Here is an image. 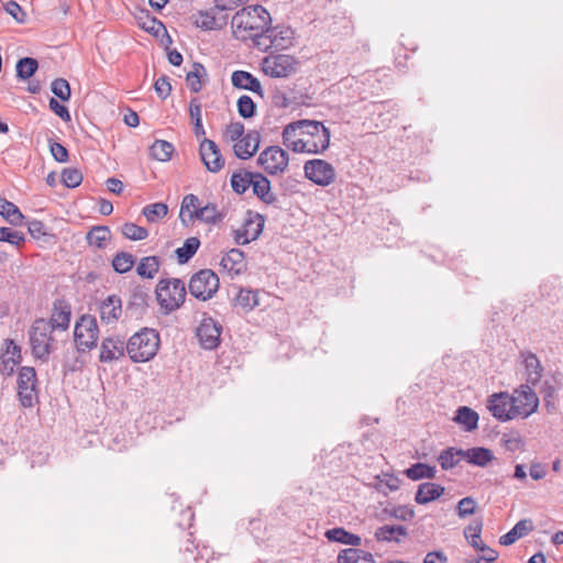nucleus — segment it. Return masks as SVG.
Returning a JSON list of instances; mask_svg holds the SVG:
<instances>
[{"label": "nucleus", "instance_id": "obj_1", "mask_svg": "<svg viewBox=\"0 0 563 563\" xmlns=\"http://www.w3.org/2000/svg\"><path fill=\"white\" fill-rule=\"evenodd\" d=\"M282 136L283 144L296 153L319 154L330 145V130L314 120L291 122L284 128Z\"/></svg>", "mask_w": 563, "mask_h": 563}, {"label": "nucleus", "instance_id": "obj_2", "mask_svg": "<svg viewBox=\"0 0 563 563\" xmlns=\"http://www.w3.org/2000/svg\"><path fill=\"white\" fill-rule=\"evenodd\" d=\"M271 15L262 5H250L238 11L232 18V27L236 37L257 40L271 32Z\"/></svg>", "mask_w": 563, "mask_h": 563}, {"label": "nucleus", "instance_id": "obj_3", "mask_svg": "<svg viewBox=\"0 0 563 563\" xmlns=\"http://www.w3.org/2000/svg\"><path fill=\"white\" fill-rule=\"evenodd\" d=\"M159 347V335L154 329L144 328L126 343V353L134 363L152 360Z\"/></svg>", "mask_w": 563, "mask_h": 563}, {"label": "nucleus", "instance_id": "obj_4", "mask_svg": "<svg viewBox=\"0 0 563 563\" xmlns=\"http://www.w3.org/2000/svg\"><path fill=\"white\" fill-rule=\"evenodd\" d=\"M156 297L166 311L177 310L186 298L185 283L178 278L161 279L156 286Z\"/></svg>", "mask_w": 563, "mask_h": 563}, {"label": "nucleus", "instance_id": "obj_5", "mask_svg": "<svg viewBox=\"0 0 563 563\" xmlns=\"http://www.w3.org/2000/svg\"><path fill=\"white\" fill-rule=\"evenodd\" d=\"M99 327L97 319L91 314H82L76 321L74 329V343L78 353H86L97 346Z\"/></svg>", "mask_w": 563, "mask_h": 563}, {"label": "nucleus", "instance_id": "obj_6", "mask_svg": "<svg viewBox=\"0 0 563 563\" xmlns=\"http://www.w3.org/2000/svg\"><path fill=\"white\" fill-rule=\"evenodd\" d=\"M52 324L45 319H36L30 330V343L32 347V354L46 362L52 352Z\"/></svg>", "mask_w": 563, "mask_h": 563}, {"label": "nucleus", "instance_id": "obj_7", "mask_svg": "<svg viewBox=\"0 0 563 563\" xmlns=\"http://www.w3.org/2000/svg\"><path fill=\"white\" fill-rule=\"evenodd\" d=\"M188 288L190 295L206 301L212 298L217 292L219 288V277L211 269H201L191 276Z\"/></svg>", "mask_w": 563, "mask_h": 563}, {"label": "nucleus", "instance_id": "obj_8", "mask_svg": "<svg viewBox=\"0 0 563 563\" xmlns=\"http://www.w3.org/2000/svg\"><path fill=\"white\" fill-rule=\"evenodd\" d=\"M511 401L516 418H528L539 407V398L529 384L516 388L511 395Z\"/></svg>", "mask_w": 563, "mask_h": 563}, {"label": "nucleus", "instance_id": "obj_9", "mask_svg": "<svg viewBox=\"0 0 563 563\" xmlns=\"http://www.w3.org/2000/svg\"><path fill=\"white\" fill-rule=\"evenodd\" d=\"M305 176L313 184L327 187L335 180V169L327 161L314 158L303 165Z\"/></svg>", "mask_w": 563, "mask_h": 563}, {"label": "nucleus", "instance_id": "obj_10", "mask_svg": "<svg viewBox=\"0 0 563 563\" xmlns=\"http://www.w3.org/2000/svg\"><path fill=\"white\" fill-rule=\"evenodd\" d=\"M288 162V153L277 145L268 146L257 157V164L269 175L283 173Z\"/></svg>", "mask_w": 563, "mask_h": 563}, {"label": "nucleus", "instance_id": "obj_11", "mask_svg": "<svg viewBox=\"0 0 563 563\" xmlns=\"http://www.w3.org/2000/svg\"><path fill=\"white\" fill-rule=\"evenodd\" d=\"M265 218L261 213L247 210L242 229L234 232V241L239 245L249 244L261 235Z\"/></svg>", "mask_w": 563, "mask_h": 563}, {"label": "nucleus", "instance_id": "obj_12", "mask_svg": "<svg viewBox=\"0 0 563 563\" xmlns=\"http://www.w3.org/2000/svg\"><path fill=\"white\" fill-rule=\"evenodd\" d=\"M298 62L290 55L279 54L264 59L263 70L274 78L288 77L296 73Z\"/></svg>", "mask_w": 563, "mask_h": 563}, {"label": "nucleus", "instance_id": "obj_13", "mask_svg": "<svg viewBox=\"0 0 563 563\" xmlns=\"http://www.w3.org/2000/svg\"><path fill=\"white\" fill-rule=\"evenodd\" d=\"M37 377L33 367L23 366L18 376V395L23 407H31L36 395Z\"/></svg>", "mask_w": 563, "mask_h": 563}, {"label": "nucleus", "instance_id": "obj_14", "mask_svg": "<svg viewBox=\"0 0 563 563\" xmlns=\"http://www.w3.org/2000/svg\"><path fill=\"white\" fill-rule=\"evenodd\" d=\"M487 409L500 421H508L516 418L512 409L511 396L508 393H495L488 397Z\"/></svg>", "mask_w": 563, "mask_h": 563}, {"label": "nucleus", "instance_id": "obj_15", "mask_svg": "<svg viewBox=\"0 0 563 563\" xmlns=\"http://www.w3.org/2000/svg\"><path fill=\"white\" fill-rule=\"evenodd\" d=\"M221 332V324L212 318H205L197 328V336L207 350H213L219 345Z\"/></svg>", "mask_w": 563, "mask_h": 563}, {"label": "nucleus", "instance_id": "obj_16", "mask_svg": "<svg viewBox=\"0 0 563 563\" xmlns=\"http://www.w3.org/2000/svg\"><path fill=\"white\" fill-rule=\"evenodd\" d=\"M201 159L211 173H218L224 166V158L221 155L219 146L209 139H203L199 147Z\"/></svg>", "mask_w": 563, "mask_h": 563}, {"label": "nucleus", "instance_id": "obj_17", "mask_svg": "<svg viewBox=\"0 0 563 563\" xmlns=\"http://www.w3.org/2000/svg\"><path fill=\"white\" fill-rule=\"evenodd\" d=\"M126 343L119 336H109L103 339L100 346L99 361L110 363L124 356Z\"/></svg>", "mask_w": 563, "mask_h": 563}, {"label": "nucleus", "instance_id": "obj_18", "mask_svg": "<svg viewBox=\"0 0 563 563\" xmlns=\"http://www.w3.org/2000/svg\"><path fill=\"white\" fill-rule=\"evenodd\" d=\"M260 143V132L256 130H251L234 144V154L240 159H249L257 152Z\"/></svg>", "mask_w": 563, "mask_h": 563}, {"label": "nucleus", "instance_id": "obj_19", "mask_svg": "<svg viewBox=\"0 0 563 563\" xmlns=\"http://www.w3.org/2000/svg\"><path fill=\"white\" fill-rule=\"evenodd\" d=\"M122 300L117 295H110L99 305L100 319L103 323L114 324L122 314Z\"/></svg>", "mask_w": 563, "mask_h": 563}, {"label": "nucleus", "instance_id": "obj_20", "mask_svg": "<svg viewBox=\"0 0 563 563\" xmlns=\"http://www.w3.org/2000/svg\"><path fill=\"white\" fill-rule=\"evenodd\" d=\"M5 351L0 355V373L10 376L13 374L14 368L21 363V347L12 340H5Z\"/></svg>", "mask_w": 563, "mask_h": 563}, {"label": "nucleus", "instance_id": "obj_21", "mask_svg": "<svg viewBox=\"0 0 563 563\" xmlns=\"http://www.w3.org/2000/svg\"><path fill=\"white\" fill-rule=\"evenodd\" d=\"M71 308L65 299H56L53 303L51 319L52 329L67 330L70 323Z\"/></svg>", "mask_w": 563, "mask_h": 563}, {"label": "nucleus", "instance_id": "obj_22", "mask_svg": "<svg viewBox=\"0 0 563 563\" xmlns=\"http://www.w3.org/2000/svg\"><path fill=\"white\" fill-rule=\"evenodd\" d=\"M253 194L265 205L277 206L278 198L272 192L271 181L261 173H255L252 184Z\"/></svg>", "mask_w": 563, "mask_h": 563}, {"label": "nucleus", "instance_id": "obj_23", "mask_svg": "<svg viewBox=\"0 0 563 563\" xmlns=\"http://www.w3.org/2000/svg\"><path fill=\"white\" fill-rule=\"evenodd\" d=\"M231 82L234 88L249 90L263 97V89L260 80L246 70H235L231 75Z\"/></svg>", "mask_w": 563, "mask_h": 563}, {"label": "nucleus", "instance_id": "obj_24", "mask_svg": "<svg viewBox=\"0 0 563 563\" xmlns=\"http://www.w3.org/2000/svg\"><path fill=\"white\" fill-rule=\"evenodd\" d=\"M148 295L142 287H135L130 295L126 303V313L131 317L140 318L147 308Z\"/></svg>", "mask_w": 563, "mask_h": 563}, {"label": "nucleus", "instance_id": "obj_25", "mask_svg": "<svg viewBox=\"0 0 563 563\" xmlns=\"http://www.w3.org/2000/svg\"><path fill=\"white\" fill-rule=\"evenodd\" d=\"M445 488L440 484L426 482L418 486L415 495V501L419 505H426L437 500L444 494Z\"/></svg>", "mask_w": 563, "mask_h": 563}, {"label": "nucleus", "instance_id": "obj_26", "mask_svg": "<svg viewBox=\"0 0 563 563\" xmlns=\"http://www.w3.org/2000/svg\"><path fill=\"white\" fill-rule=\"evenodd\" d=\"M457 453L461 459L482 467L486 466L494 459L493 452L486 448L460 449Z\"/></svg>", "mask_w": 563, "mask_h": 563}, {"label": "nucleus", "instance_id": "obj_27", "mask_svg": "<svg viewBox=\"0 0 563 563\" xmlns=\"http://www.w3.org/2000/svg\"><path fill=\"white\" fill-rule=\"evenodd\" d=\"M533 529L534 526L531 519H521L512 527L510 531L500 537L499 543L501 545H511L518 539L527 536Z\"/></svg>", "mask_w": 563, "mask_h": 563}, {"label": "nucleus", "instance_id": "obj_28", "mask_svg": "<svg viewBox=\"0 0 563 563\" xmlns=\"http://www.w3.org/2000/svg\"><path fill=\"white\" fill-rule=\"evenodd\" d=\"M523 363L527 372V383L534 386L542 376L543 368L536 354L531 352L522 353Z\"/></svg>", "mask_w": 563, "mask_h": 563}, {"label": "nucleus", "instance_id": "obj_29", "mask_svg": "<svg viewBox=\"0 0 563 563\" xmlns=\"http://www.w3.org/2000/svg\"><path fill=\"white\" fill-rule=\"evenodd\" d=\"M338 563H375L372 553L356 548H347L340 551Z\"/></svg>", "mask_w": 563, "mask_h": 563}, {"label": "nucleus", "instance_id": "obj_30", "mask_svg": "<svg viewBox=\"0 0 563 563\" xmlns=\"http://www.w3.org/2000/svg\"><path fill=\"white\" fill-rule=\"evenodd\" d=\"M408 536L407 528L404 526H390L385 525L376 529L375 538L378 541L384 542H397L399 543L402 538Z\"/></svg>", "mask_w": 563, "mask_h": 563}, {"label": "nucleus", "instance_id": "obj_31", "mask_svg": "<svg viewBox=\"0 0 563 563\" xmlns=\"http://www.w3.org/2000/svg\"><path fill=\"white\" fill-rule=\"evenodd\" d=\"M478 413L470 407L462 406L456 410L454 421L464 427L465 431H473L478 426Z\"/></svg>", "mask_w": 563, "mask_h": 563}, {"label": "nucleus", "instance_id": "obj_32", "mask_svg": "<svg viewBox=\"0 0 563 563\" xmlns=\"http://www.w3.org/2000/svg\"><path fill=\"white\" fill-rule=\"evenodd\" d=\"M111 238L110 229L106 225H96L86 234V241L90 246L104 249Z\"/></svg>", "mask_w": 563, "mask_h": 563}, {"label": "nucleus", "instance_id": "obj_33", "mask_svg": "<svg viewBox=\"0 0 563 563\" xmlns=\"http://www.w3.org/2000/svg\"><path fill=\"white\" fill-rule=\"evenodd\" d=\"M223 218L224 214L218 211L217 206L213 203H208L201 207L199 210H194V213L191 214V219H197L208 224H216L222 221Z\"/></svg>", "mask_w": 563, "mask_h": 563}, {"label": "nucleus", "instance_id": "obj_34", "mask_svg": "<svg viewBox=\"0 0 563 563\" xmlns=\"http://www.w3.org/2000/svg\"><path fill=\"white\" fill-rule=\"evenodd\" d=\"M325 538L329 541L349 544L353 547L361 545L362 539L357 534L351 533L343 528H333L325 532Z\"/></svg>", "mask_w": 563, "mask_h": 563}, {"label": "nucleus", "instance_id": "obj_35", "mask_svg": "<svg viewBox=\"0 0 563 563\" xmlns=\"http://www.w3.org/2000/svg\"><path fill=\"white\" fill-rule=\"evenodd\" d=\"M0 214L14 227L21 225L24 219L20 209L4 198H0Z\"/></svg>", "mask_w": 563, "mask_h": 563}, {"label": "nucleus", "instance_id": "obj_36", "mask_svg": "<svg viewBox=\"0 0 563 563\" xmlns=\"http://www.w3.org/2000/svg\"><path fill=\"white\" fill-rule=\"evenodd\" d=\"M161 266V260L157 256H145L141 258L136 266V273L142 278L152 279L158 272Z\"/></svg>", "mask_w": 563, "mask_h": 563}, {"label": "nucleus", "instance_id": "obj_37", "mask_svg": "<svg viewBox=\"0 0 563 563\" xmlns=\"http://www.w3.org/2000/svg\"><path fill=\"white\" fill-rule=\"evenodd\" d=\"M405 475L411 481H419L422 478L432 479L435 477L437 470L424 463H416L405 470Z\"/></svg>", "mask_w": 563, "mask_h": 563}, {"label": "nucleus", "instance_id": "obj_38", "mask_svg": "<svg viewBox=\"0 0 563 563\" xmlns=\"http://www.w3.org/2000/svg\"><path fill=\"white\" fill-rule=\"evenodd\" d=\"M255 173L249 170H239L231 177V187L236 194H244L253 184Z\"/></svg>", "mask_w": 563, "mask_h": 563}, {"label": "nucleus", "instance_id": "obj_39", "mask_svg": "<svg viewBox=\"0 0 563 563\" xmlns=\"http://www.w3.org/2000/svg\"><path fill=\"white\" fill-rule=\"evenodd\" d=\"M203 77H207V70L200 63H194L192 69L187 74L186 80L192 92H199L203 85Z\"/></svg>", "mask_w": 563, "mask_h": 563}, {"label": "nucleus", "instance_id": "obj_40", "mask_svg": "<svg viewBox=\"0 0 563 563\" xmlns=\"http://www.w3.org/2000/svg\"><path fill=\"white\" fill-rule=\"evenodd\" d=\"M201 209L199 198L194 194H188L183 198L181 206H180V213L179 218L184 224H187V222H192L194 219H191V214L194 213V210Z\"/></svg>", "mask_w": 563, "mask_h": 563}, {"label": "nucleus", "instance_id": "obj_41", "mask_svg": "<svg viewBox=\"0 0 563 563\" xmlns=\"http://www.w3.org/2000/svg\"><path fill=\"white\" fill-rule=\"evenodd\" d=\"M199 246L200 240L198 238L191 236L186 239L184 245L175 251L178 263H187L196 254Z\"/></svg>", "mask_w": 563, "mask_h": 563}, {"label": "nucleus", "instance_id": "obj_42", "mask_svg": "<svg viewBox=\"0 0 563 563\" xmlns=\"http://www.w3.org/2000/svg\"><path fill=\"white\" fill-rule=\"evenodd\" d=\"M222 266L228 271L240 273L244 266V253L239 249L230 250L221 260Z\"/></svg>", "mask_w": 563, "mask_h": 563}, {"label": "nucleus", "instance_id": "obj_43", "mask_svg": "<svg viewBox=\"0 0 563 563\" xmlns=\"http://www.w3.org/2000/svg\"><path fill=\"white\" fill-rule=\"evenodd\" d=\"M174 150L172 143L164 140H156L150 147V154L159 162H166L170 159Z\"/></svg>", "mask_w": 563, "mask_h": 563}, {"label": "nucleus", "instance_id": "obj_44", "mask_svg": "<svg viewBox=\"0 0 563 563\" xmlns=\"http://www.w3.org/2000/svg\"><path fill=\"white\" fill-rule=\"evenodd\" d=\"M38 63L33 57H23L18 60L15 69H16V76L20 79H29L31 78L37 70Z\"/></svg>", "mask_w": 563, "mask_h": 563}, {"label": "nucleus", "instance_id": "obj_45", "mask_svg": "<svg viewBox=\"0 0 563 563\" xmlns=\"http://www.w3.org/2000/svg\"><path fill=\"white\" fill-rule=\"evenodd\" d=\"M135 264V257L128 252L121 251L112 260V267L115 273L124 274L131 271Z\"/></svg>", "mask_w": 563, "mask_h": 563}, {"label": "nucleus", "instance_id": "obj_46", "mask_svg": "<svg viewBox=\"0 0 563 563\" xmlns=\"http://www.w3.org/2000/svg\"><path fill=\"white\" fill-rule=\"evenodd\" d=\"M482 528H483V522L482 521H478L476 525H471L468 527L465 528L464 530V534L467 539H471V545L478 550V551H485V550H489V547H487L486 544H484L482 541H481V532H482Z\"/></svg>", "mask_w": 563, "mask_h": 563}, {"label": "nucleus", "instance_id": "obj_47", "mask_svg": "<svg viewBox=\"0 0 563 563\" xmlns=\"http://www.w3.org/2000/svg\"><path fill=\"white\" fill-rule=\"evenodd\" d=\"M236 107L240 117L245 120L254 118L257 113L256 103L247 95H243L238 99Z\"/></svg>", "mask_w": 563, "mask_h": 563}, {"label": "nucleus", "instance_id": "obj_48", "mask_svg": "<svg viewBox=\"0 0 563 563\" xmlns=\"http://www.w3.org/2000/svg\"><path fill=\"white\" fill-rule=\"evenodd\" d=\"M168 212L167 205L163 202H156L147 205L143 208L142 213L148 222H156L163 219Z\"/></svg>", "mask_w": 563, "mask_h": 563}, {"label": "nucleus", "instance_id": "obj_49", "mask_svg": "<svg viewBox=\"0 0 563 563\" xmlns=\"http://www.w3.org/2000/svg\"><path fill=\"white\" fill-rule=\"evenodd\" d=\"M121 233L124 235V238L131 240V241H142L145 240L148 236V231L132 222L124 223L121 229Z\"/></svg>", "mask_w": 563, "mask_h": 563}, {"label": "nucleus", "instance_id": "obj_50", "mask_svg": "<svg viewBox=\"0 0 563 563\" xmlns=\"http://www.w3.org/2000/svg\"><path fill=\"white\" fill-rule=\"evenodd\" d=\"M235 302L245 310H252L258 305L257 292L251 289H240Z\"/></svg>", "mask_w": 563, "mask_h": 563}, {"label": "nucleus", "instance_id": "obj_51", "mask_svg": "<svg viewBox=\"0 0 563 563\" xmlns=\"http://www.w3.org/2000/svg\"><path fill=\"white\" fill-rule=\"evenodd\" d=\"M0 242H7L19 249L24 244L25 238L22 232L7 227H0Z\"/></svg>", "mask_w": 563, "mask_h": 563}, {"label": "nucleus", "instance_id": "obj_52", "mask_svg": "<svg viewBox=\"0 0 563 563\" xmlns=\"http://www.w3.org/2000/svg\"><path fill=\"white\" fill-rule=\"evenodd\" d=\"M460 459L461 457L457 453V450L449 448L441 452V454L438 457V461L443 470H450L453 468L459 463Z\"/></svg>", "mask_w": 563, "mask_h": 563}, {"label": "nucleus", "instance_id": "obj_53", "mask_svg": "<svg viewBox=\"0 0 563 563\" xmlns=\"http://www.w3.org/2000/svg\"><path fill=\"white\" fill-rule=\"evenodd\" d=\"M62 181L68 188H76L82 181V174L77 168H65L62 173Z\"/></svg>", "mask_w": 563, "mask_h": 563}, {"label": "nucleus", "instance_id": "obj_54", "mask_svg": "<svg viewBox=\"0 0 563 563\" xmlns=\"http://www.w3.org/2000/svg\"><path fill=\"white\" fill-rule=\"evenodd\" d=\"M53 93L62 101H68L71 95L69 82L64 78H57L52 82Z\"/></svg>", "mask_w": 563, "mask_h": 563}, {"label": "nucleus", "instance_id": "obj_55", "mask_svg": "<svg viewBox=\"0 0 563 563\" xmlns=\"http://www.w3.org/2000/svg\"><path fill=\"white\" fill-rule=\"evenodd\" d=\"M244 124L241 122H231L227 125L224 131V137L231 142H238L244 136Z\"/></svg>", "mask_w": 563, "mask_h": 563}, {"label": "nucleus", "instance_id": "obj_56", "mask_svg": "<svg viewBox=\"0 0 563 563\" xmlns=\"http://www.w3.org/2000/svg\"><path fill=\"white\" fill-rule=\"evenodd\" d=\"M272 102L277 108H288L295 102V98H291L287 91L276 88L272 95Z\"/></svg>", "mask_w": 563, "mask_h": 563}, {"label": "nucleus", "instance_id": "obj_57", "mask_svg": "<svg viewBox=\"0 0 563 563\" xmlns=\"http://www.w3.org/2000/svg\"><path fill=\"white\" fill-rule=\"evenodd\" d=\"M476 501L472 497H464L457 503V515L465 518L475 512Z\"/></svg>", "mask_w": 563, "mask_h": 563}, {"label": "nucleus", "instance_id": "obj_58", "mask_svg": "<svg viewBox=\"0 0 563 563\" xmlns=\"http://www.w3.org/2000/svg\"><path fill=\"white\" fill-rule=\"evenodd\" d=\"M49 151L57 162L65 163L68 161V151L63 144L49 141Z\"/></svg>", "mask_w": 563, "mask_h": 563}, {"label": "nucleus", "instance_id": "obj_59", "mask_svg": "<svg viewBox=\"0 0 563 563\" xmlns=\"http://www.w3.org/2000/svg\"><path fill=\"white\" fill-rule=\"evenodd\" d=\"M154 89L159 98L166 99L172 91V86L168 80V77H159L154 84Z\"/></svg>", "mask_w": 563, "mask_h": 563}, {"label": "nucleus", "instance_id": "obj_60", "mask_svg": "<svg viewBox=\"0 0 563 563\" xmlns=\"http://www.w3.org/2000/svg\"><path fill=\"white\" fill-rule=\"evenodd\" d=\"M49 109L58 115L64 122H69L71 120L70 113L64 104L59 103L56 99L51 98L49 100Z\"/></svg>", "mask_w": 563, "mask_h": 563}, {"label": "nucleus", "instance_id": "obj_61", "mask_svg": "<svg viewBox=\"0 0 563 563\" xmlns=\"http://www.w3.org/2000/svg\"><path fill=\"white\" fill-rule=\"evenodd\" d=\"M4 9L15 21L23 22L25 12L22 10L20 4L15 1H9L5 3Z\"/></svg>", "mask_w": 563, "mask_h": 563}, {"label": "nucleus", "instance_id": "obj_62", "mask_svg": "<svg viewBox=\"0 0 563 563\" xmlns=\"http://www.w3.org/2000/svg\"><path fill=\"white\" fill-rule=\"evenodd\" d=\"M390 516L398 520L408 521L415 517V511L407 506H398L390 511Z\"/></svg>", "mask_w": 563, "mask_h": 563}, {"label": "nucleus", "instance_id": "obj_63", "mask_svg": "<svg viewBox=\"0 0 563 563\" xmlns=\"http://www.w3.org/2000/svg\"><path fill=\"white\" fill-rule=\"evenodd\" d=\"M27 230H29V233L34 238V239H41L42 236H45L47 235L46 231H45V225L42 221H38V220H32L27 223Z\"/></svg>", "mask_w": 563, "mask_h": 563}, {"label": "nucleus", "instance_id": "obj_64", "mask_svg": "<svg viewBox=\"0 0 563 563\" xmlns=\"http://www.w3.org/2000/svg\"><path fill=\"white\" fill-rule=\"evenodd\" d=\"M189 115L192 120V123L202 121L201 104L197 98H192L189 102Z\"/></svg>", "mask_w": 563, "mask_h": 563}]
</instances>
